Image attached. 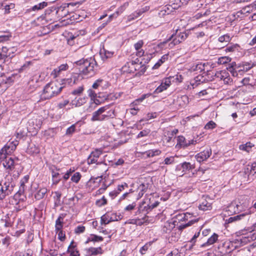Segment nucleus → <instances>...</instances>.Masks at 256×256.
<instances>
[{
  "instance_id": "f257e3e1",
  "label": "nucleus",
  "mask_w": 256,
  "mask_h": 256,
  "mask_svg": "<svg viewBox=\"0 0 256 256\" xmlns=\"http://www.w3.org/2000/svg\"><path fill=\"white\" fill-rule=\"evenodd\" d=\"M79 66V71L81 74L88 76H92L95 74L97 70L98 64L94 58H82L76 62Z\"/></svg>"
},
{
  "instance_id": "f03ea898",
  "label": "nucleus",
  "mask_w": 256,
  "mask_h": 256,
  "mask_svg": "<svg viewBox=\"0 0 256 256\" xmlns=\"http://www.w3.org/2000/svg\"><path fill=\"white\" fill-rule=\"evenodd\" d=\"M188 34L185 32H178L176 30L167 40L160 42L158 44V46L161 48H172L174 46L179 44L184 41L188 37Z\"/></svg>"
},
{
  "instance_id": "7ed1b4c3",
  "label": "nucleus",
  "mask_w": 256,
  "mask_h": 256,
  "mask_svg": "<svg viewBox=\"0 0 256 256\" xmlns=\"http://www.w3.org/2000/svg\"><path fill=\"white\" fill-rule=\"evenodd\" d=\"M255 66V64L244 62L242 64H236V62H232L229 64L227 70L230 72L233 76L239 77L250 70Z\"/></svg>"
},
{
  "instance_id": "20e7f679",
  "label": "nucleus",
  "mask_w": 256,
  "mask_h": 256,
  "mask_svg": "<svg viewBox=\"0 0 256 256\" xmlns=\"http://www.w3.org/2000/svg\"><path fill=\"white\" fill-rule=\"evenodd\" d=\"M63 86L58 82H50L44 86L41 94L42 98L48 100L56 96L60 92Z\"/></svg>"
},
{
  "instance_id": "39448f33",
  "label": "nucleus",
  "mask_w": 256,
  "mask_h": 256,
  "mask_svg": "<svg viewBox=\"0 0 256 256\" xmlns=\"http://www.w3.org/2000/svg\"><path fill=\"white\" fill-rule=\"evenodd\" d=\"M15 184L12 182V178L6 176L3 184L0 183V200H2L6 196L12 194L14 192Z\"/></svg>"
},
{
  "instance_id": "423d86ee",
  "label": "nucleus",
  "mask_w": 256,
  "mask_h": 256,
  "mask_svg": "<svg viewBox=\"0 0 256 256\" xmlns=\"http://www.w3.org/2000/svg\"><path fill=\"white\" fill-rule=\"evenodd\" d=\"M236 246L232 242L226 241L220 244L218 246V252L220 256H234L233 252Z\"/></svg>"
},
{
  "instance_id": "0eeeda50",
  "label": "nucleus",
  "mask_w": 256,
  "mask_h": 256,
  "mask_svg": "<svg viewBox=\"0 0 256 256\" xmlns=\"http://www.w3.org/2000/svg\"><path fill=\"white\" fill-rule=\"evenodd\" d=\"M18 144V140L8 142L0 150V160L6 158V156L12 154Z\"/></svg>"
},
{
  "instance_id": "6e6552de",
  "label": "nucleus",
  "mask_w": 256,
  "mask_h": 256,
  "mask_svg": "<svg viewBox=\"0 0 256 256\" xmlns=\"http://www.w3.org/2000/svg\"><path fill=\"white\" fill-rule=\"evenodd\" d=\"M14 218L9 214L3 215L0 214V232H6L8 228L14 225V221L12 220Z\"/></svg>"
},
{
  "instance_id": "1a4fd4ad",
  "label": "nucleus",
  "mask_w": 256,
  "mask_h": 256,
  "mask_svg": "<svg viewBox=\"0 0 256 256\" xmlns=\"http://www.w3.org/2000/svg\"><path fill=\"white\" fill-rule=\"evenodd\" d=\"M10 216H12L14 218L12 219V220L14 221V225L12 226H10V227H12L13 228H16V234L17 236L20 235L21 234H22L25 231L24 222L20 218H16V216L14 214H8Z\"/></svg>"
},
{
  "instance_id": "9d476101",
  "label": "nucleus",
  "mask_w": 256,
  "mask_h": 256,
  "mask_svg": "<svg viewBox=\"0 0 256 256\" xmlns=\"http://www.w3.org/2000/svg\"><path fill=\"white\" fill-rule=\"evenodd\" d=\"M108 108V106H106L100 108L98 110L92 113L91 118L92 122L102 121L108 117V114H102Z\"/></svg>"
},
{
  "instance_id": "9b49d317",
  "label": "nucleus",
  "mask_w": 256,
  "mask_h": 256,
  "mask_svg": "<svg viewBox=\"0 0 256 256\" xmlns=\"http://www.w3.org/2000/svg\"><path fill=\"white\" fill-rule=\"evenodd\" d=\"M120 216H117L116 213L107 212L101 217V224H107L112 222L120 220Z\"/></svg>"
},
{
  "instance_id": "f8f14e48",
  "label": "nucleus",
  "mask_w": 256,
  "mask_h": 256,
  "mask_svg": "<svg viewBox=\"0 0 256 256\" xmlns=\"http://www.w3.org/2000/svg\"><path fill=\"white\" fill-rule=\"evenodd\" d=\"M102 154V151L100 149H96L94 151L92 152L88 158V164H102V162H98V160L100 156Z\"/></svg>"
},
{
  "instance_id": "ddd939ff",
  "label": "nucleus",
  "mask_w": 256,
  "mask_h": 256,
  "mask_svg": "<svg viewBox=\"0 0 256 256\" xmlns=\"http://www.w3.org/2000/svg\"><path fill=\"white\" fill-rule=\"evenodd\" d=\"M172 76L164 78L159 86L154 90L155 94H159L166 90L171 84Z\"/></svg>"
},
{
  "instance_id": "4468645a",
  "label": "nucleus",
  "mask_w": 256,
  "mask_h": 256,
  "mask_svg": "<svg viewBox=\"0 0 256 256\" xmlns=\"http://www.w3.org/2000/svg\"><path fill=\"white\" fill-rule=\"evenodd\" d=\"M212 150L210 148H207L202 152H200L196 155L195 158L199 162L206 160L211 155Z\"/></svg>"
},
{
  "instance_id": "2eb2a0df",
  "label": "nucleus",
  "mask_w": 256,
  "mask_h": 256,
  "mask_svg": "<svg viewBox=\"0 0 256 256\" xmlns=\"http://www.w3.org/2000/svg\"><path fill=\"white\" fill-rule=\"evenodd\" d=\"M4 58H12L14 56L15 52L17 50V48L15 46L7 47L2 46L1 48Z\"/></svg>"
},
{
  "instance_id": "dca6fc26",
  "label": "nucleus",
  "mask_w": 256,
  "mask_h": 256,
  "mask_svg": "<svg viewBox=\"0 0 256 256\" xmlns=\"http://www.w3.org/2000/svg\"><path fill=\"white\" fill-rule=\"evenodd\" d=\"M216 78L220 80H223L224 84H228L230 81L228 73L226 70L216 72L215 74Z\"/></svg>"
},
{
  "instance_id": "f3484780",
  "label": "nucleus",
  "mask_w": 256,
  "mask_h": 256,
  "mask_svg": "<svg viewBox=\"0 0 256 256\" xmlns=\"http://www.w3.org/2000/svg\"><path fill=\"white\" fill-rule=\"evenodd\" d=\"M134 72L136 71L138 72V74H144L146 70V66L144 64H142V62H140V60L138 58L133 60Z\"/></svg>"
},
{
  "instance_id": "a211bd4d",
  "label": "nucleus",
  "mask_w": 256,
  "mask_h": 256,
  "mask_svg": "<svg viewBox=\"0 0 256 256\" xmlns=\"http://www.w3.org/2000/svg\"><path fill=\"white\" fill-rule=\"evenodd\" d=\"M29 178L30 176L28 175H26L21 179L20 180V188L16 192V196L18 195V196H20L24 193L26 188V184L28 182Z\"/></svg>"
},
{
  "instance_id": "6ab92c4d",
  "label": "nucleus",
  "mask_w": 256,
  "mask_h": 256,
  "mask_svg": "<svg viewBox=\"0 0 256 256\" xmlns=\"http://www.w3.org/2000/svg\"><path fill=\"white\" fill-rule=\"evenodd\" d=\"M250 218V214L249 213L244 212V213H242V214H238V215L235 216H232V217L229 218L227 220V222L228 223H232L234 222L238 221V220H249Z\"/></svg>"
},
{
  "instance_id": "aec40b11",
  "label": "nucleus",
  "mask_w": 256,
  "mask_h": 256,
  "mask_svg": "<svg viewBox=\"0 0 256 256\" xmlns=\"http://www.w3.org/2000/svg\"><path fill=\"white\" fill-rule=\"evenodd\" d=\"M218 235L216 233H214L206 242L200 245V248H204L209 249L210 246L218 241Z\"/></svg>"
},
{
  "instance_id": "412c9836",
  "label": "nucleus",
  "mask_w": 256,
  "mask_h": 256,
  "mask_svg": "<svg viewBox=\"0 0 256 256\" xmlns=\"http://www.w3.org/2000/svg\"><path fill=\"white\" fill-rule=\"evenodd\" d=\"M184 4H186V2L185 1L182 2V0H170L169 3L167 6L173 12L174 10L178 9Z\"/></svg>"
},
{
  "instance_id": "4be33fe9",
  "label": "nucleus",
  "mask_w": 256,
  "mask_h": 256,
  "mask_svg": "<svg viewBox=\"0 0 256 256\" xmlns=\"http://www.w3.org/2000/svg\"><path fill=\"white\" fill-rule=\"evenodd\" d=\"M86 256H96L99 254H102L103 252L101 247H91L86 250Z\"/></svg>"
},
{
  "instance_id": "5701e85b",
  "label": "nucleus",
  "mask_w": 256,
  "mask_h": 256,
  "mask_svg": "<svg viewBox=\"0 0 256 256\" xmlns=\"http://www.w3.org/2000/svg\"><path fill=\"white\" fill-rule=\"evenodd\" d=\"M144 44V42L142 40H140L134 44V48L136 50V55L138 56L141 57L144 55V51L142 48Z\"/></svg>"
},
{
  "instance_id": "b1692460",
  "label": "nucleus",
  "mask_w": 256,
  "mask_h": 256,
  "mask_svg": "<svg viewBox=\"0 0 256 256\" xmlns=\"http://www.w3.org/2000/svg\"><path fill=\"white\" fill-rule=\"evenodd\" d=\"M122 73H134V66L133 60L127 62L121 68Z\"/></svg>"
},
{
  "instance_id": "393cba45",
  "label": "nucleus",
  "mask_w": 256,
  "mask_h": 256,
  "mask_svg": "<svg viewBox=\"0 0 256 256\" xmlns=\"http://www.w3.org/2000/svg\"><path fill=\"white\" fill-rule=\"evenodd\" d=\"M148 187V184L142 183L137 188V192L138 194L136 196V200H138L146 192Z\"/></svg>"
},
{
  "instance_id": "a878e982",
  "label": "nucleus",
  "mask_w": 256,
  "mask_h": 256,
  "mask_svg": "<svg viewBox=\"0 0 256 256\" xmlns=\"http://www.w3.org/2000/svg\"><path fill=\"white\" fill-rule=\"evenodd\" d=\"M178 144L184 148L186 147L191 144H193L194 140H186L183 136H178L177 138Z\"/></svg>"
},
{
  "instance_id": "bb28decb",
  "label": "nucleus",
  "mask_w": 256,
  "mask_h": 256,
  "mask_svg": "<svg viewBox=\"0 0 256 256\" xmlns=\"http://www.w3.org/2000/svg\"><path fill=\"white\" fill-rule=\"evenodd\" d=\"M66 214H60L56 221L55 230L58 232L62 230L64 225V219Z\"/></svg>"
},
{
  "instance_id": "cd10ccee",
  "label": "nucleus",
  "mask_w": 256,
  "mask_h": 256,
  "mask_svg": "<svg viewBox=\"0 0 256 256\" xmlns=\"http://www.w3.org/2000/svg\"><path fill=\"white\" fill-rule=\"evenodd\" d=\"M14 79L15 76L13 74L11 76L4 77L0 83V85L6 84V87H8L14 82Z\"/></svg>"
},
{
  "instance_id": "c85d7f7f",
  "label": "nucleus",
  "mask_w": 256,
  "mask_h": 256,
  "mask_svg": "<svg viewBox=\"0 0 256 256\" xmlns=\"http://www.w3.org/2000/svg\"><path fill=\"white\" fill-rule=\"evenodd\" d=\"M199 209L204 211L210 210L212 208V203L206 200H203L199 205Z\"/></svg>"
},
{
  "instance_id": "c756f323",
  "label": "nucleus",
  "mask_w": 256,
  "mask_h": 256,
  "mask_svg": "<svg viewBox=\"0 0 256 256\" xmlns=\"http://www.w3.org/2000/svg\"><path fill=\"white\" fill-rule=\"evenodd\" d=\"M68 66L67 64H61L58 68H55L52 72V75L54 76V78L57 77L60 72L63 70H66L68 68Z\"/></svg>"
},
{
  "instance_id": "7c9ffc66",
  "label": "nucleus",
  "mask_w": 256,
  "mask_h": 256,
  "mask_svg": "<svg viewBox=\"0 0 256 256\" xmlns=\"http://www.w3.org/2000/svg\"><path fill=\"white\" fill-rule=\"evenodd\" d=\"M6 161L4 162L3 164L4 168L10 170H12L14 168V162L12 158H6Z\"/></svg>"
},
{
  "instance_id": "2f4dec72",
  "label": "nucleus",
  "mask_w": 256,
  "mask_h": 256,
  "mask_svg": "<svg viewBox=\"0 0 256 256\" xmlns=\"http://www.w3.org/2000/svg\"><path fill=\"white\" fill-rule=\"evenodd\" d=\"M86 34L84 30H80L74 33V34L70 36V38L68 40V42L70 44H72V41L80 36H84Z\"/></svg>"
},
{
  "instance_id": "473e14b6",
  "label": "nucleus",
  "mask_w": 256,
  "mask_h": 256,
  "mask_svg": "<svg viewBox=\"0 0 256 256\" xmlns=\"http://www.w3.org/2000/svg\"><path fill=\"white\" fill-rule=\"evenodd\" d=\"M47 192V189L46 188H40L34 194V197L37 200L43 198Z\"/></svg>"
},
{
  "instance_id": "72a5a7b5",
  "label": "nucleus",
  "mask_w": 256,
  "mask_h": 256,
  "mask_svg": "<svg viewBox=\"0 0 256 256\" xmlns=\"http://www.w3.org/2000/svg\"><path fill=\"white\" fill-rule=\"evenodd\" d=\"M74 242L72 241L68 248V252L70 253V256H80V254L75 246H74Z\"/></svg>"
},
{
  "instance_id": "f704fd0d",
  "label": "nucleus",
  "mask_w": 256,
  "mask_h": 256,
  "mask_svg": "<svg viewBox=\"0 0 256 256\" xmlns=\"http://www.w3.org/2000/svg\"><path fill=\"white\" fill-rule=\"evenodd\" d=\"M168 58V54H166L162 56L161 58L153 66L152 69H158L164 62L166 61Z\"/></svg>"
},
{
  "instance_id": "c9c22d12",
  "label": "nucleus",
  "mask_w": 256,
  "mask_h": 256,
  "mask_svg": "<svg viewBox=\"0 0 256 256\" xmlns=\"http://www.w3.org/2000/svg\"><path fill=\"white\" fill-rule=\"evenodd\" d=\"M172 12L169 8V7L166 5L162 8L160 10L158 14L160 17H162L165 15L171 14Z\"/></svg>"
},
{
  "instance_id": "e433bc0d",
  "label": "nucleus",
  "mask_w": 256,
  "mask_h": 256,
  "mask_svg": "<svg viewBox=\"0 0 256 256\" xmlns=\"http://www.w3.org/2000/svg\"><path fill=\"white\" fill-rule=\"evenodd\" d=\"M52 184H58L61 180V178L59 172H55L54 169L52 170Z\"/></svg>"
},
{
  "instance_id": "4c0bfd02",
  "label": "nucleus",
  "mask_w": 256,
  "mask_h": 256,
  "mask_svg": "<svg viewBox=\"0 0 256 256\" xmlns=\"http://www.w3.org/2000/svg\"><path fill=\"white\" fill-rule=\"evenodd\" d=\"M149 96L148 94H143L140 98L135 100L131 104L130 106L132 108L139 109L138 105L142 100H144L147 96Z\"/></svg>"
},
{
  "instance_id": "58836bf2",
  "label": "nucleus",
  "mask_w": 256,
  "mask_h": 256,
  "mask_svg": "<svg viewBox=\"0 0 256 256\" xmlns=\"http://www.w3.org/2000/svg\"><path fill=\"white\" fill-rule=\"evenodd\" d=\"M254 8L252 4L246 6L242 10L237 12L236 14L240 16V14H244L246 13H250L252 11Z\"/></svg>"
},
{
  "instance_id": "ea45409f",
  "label": "nucleus",
  "mask_w": 256,
  "mask_h": 256,
  "mask_svg": "<svg viewBox=\"0 0 256 256\" xmlns=\"http://www.w3.org/2000/svg\"><path fill=\"white\" fill-rule=\"evenodd\" d=\"M86 102V99L84 98H76L73 100L71 104L74 106L76 107L80 106Z\"/></svg>"
},
{
  "instance_id": "a19ab883",
  "label": "nucleus",
  "mask_w": 256,
  "mask_h": 256,
  "mask_svg": "<svg viewBox=\"0 0 256 256\" xmlns=\"http://www.w3.org/2000/svg\"><path fill=\"white\" fill-rule=\"evenodd\" d=\"M239 46L238 44H230L224 50L226 52H233L238 50Z\"/></svg>"
},
{
  "instance_id": "79ce46f5",
  "label": "nucleus",
  "mask_w": 256,
  "mask_h": 256,
  "mask_svg": "<svg viewBox=\"0 0 256 256\" xmlns=\"http://www.w3.org/2000/svg\"><path fill=\"white\" fill-rule=\"evenodd\" d=\"M11 37L12 34L10 32H4L2 34L0 35V43L9 40Z\"/></svg>"
},
{
  "instance_id": "37998d69",
  "label": "nucleus",
  "mask_w": 256,
  "mask_h": 256,
  "mask_svg": "<svg viewBox=\"0 0 256 256\" xmlns=\"http://www.w3.org/2000/svg\"><path fill=\"white\" fill-rule=\"evenodd\" d=\"M161 151L160 150H150L145 152L148 157H154L160 154Z\"/></svg>"
},
{
  "instance_id": "c03bdc74",
  "label": "nucleus",
  "mask_w": 256,
  "mask_h": 256,
  "mask_svg": "<svg viewBox=\"0 0 256 256\" xmlns=\"http://www.w3.org/2000/svg\"><path fill=\"white\" fill-rule=\"evenodd\" d=\"M47 6L48 3L46 2H43L34 5L31 8V10L33 11L39 10L46 8Z\"/></svg>"
},
{
  "instance_id": "a18cd8bd",
  "label": "nucleus",
  "mask_w": 256,
  "mask_h": 256,
  "mask_svg": "<svg viewBox=\"0 0 256 256\" xmlns=\"http://www.w3.org/2000/svg\"><path fill=\"white\" fill-rule=\"evenodd\" d=\"M254 145L250 142H246L245 144H240L239 146V148L240 150L246 151V152H250L252 148Z\"/></svg>"
},
{
  "instance_id": "49530a36",
  "label": "nucleus",
  "mask_w": 256,
  "mask_h": 256,
  "mask_svg": "<svg viewBox=\"0 0 256 256\" xmlns=\"http://www.w3.org/2000/svg\"><path fill=\"white\" fill-rule=\"evenodd\" d=\"M103 240V238L94 234H92L90 237L88 238L86 243L89 242H102Z\"/></svg>"
},
{
  "instance_id": "de8ad7c7",
  "label": "nucleus",
  "mask_w": 256,
  "mask_h": 256,
  "mask_svg": "<svg viewBox=\"0 0 256 256\" xmlns=\"http://www.w3.org/2000/svg\"><path fill=\"white\" fill-rule=\"evenodd\" d=\"M232 40V38L228 34H226L223 36H221L218 38V41L222 43H228L230 42Z\"/></svg>"
},
{
  "instance_id": "09e8293b",
  "label": "nucleus",
  "mask_w": 256,
  "mask_h": 256,
  "mask_svg": "<svg viewBox=\"0 0 256 256\" xmlns=\"http://www.w3.org/2000/svg\"><path fill=\"white\" fill-rule=\"evenodd\" d=\"M232 58L228 56H222L218 60V64H224L231 61Z\"/></svg>"
},
{
  "instance_id": "8fccbe9b",
  "label": "nucleus",
  "mask_w": 256,
  "mask_h": 256,
  "mask_svg": "<svg viewBox=\"0 0 256 256\" xmlns=\"http://www.w3.org/2000/svg\"><path fill=\"white\" fill-rule=\"evenodd\" d=\"M144 10H140L138 11H136L132 14L130 15L128 17V20L129 21L132 20L138 16H140L143 12Z\"/></svg>"
},
{
  "instance_id": "3c124183",
  "label": "nucleus",
  "mask_w": 256,
  "mask_h": 256,
  "mask_svg": "<svg viewBox=\"0 0 256 256\" xmlns=\"http://www.w3.org/2000/svg\"><path fill=\"white\" fill-rule=\"evenodd\" d=\"M82 176L80 172H76L72 176L70 180L72 182L78 184Z\"/></svg>"
},
{
  "instance_id": "603ef678",
  "label": "nucleus",
  "mask_w": 256,
  "mask_h": 256,
  "mask_svg": "<svg viewBox=\"0 0 256 256\" xmlns=\"http://www.w3.org/2000/svg\"><path fill=\"white\" fill-rule=\"evenodd\" d=\"M182 168L183 171L190 170L194 168L193 165H192L190 162H184L182 163Z\"/></svg>"
},
{
  "instance_id": "864d4df0",
  "label": "nucleus",
  "mask_w": 256,
  "mask_h": 256,
  "mask_svg": "<svg viewBox=\"0 0 256 256\" xmlns=\"http://www.w3.org/2000/svg\"><path fill=\"white\" fill-rule=\"evenodd\" d=\"M198 221V219L190 220L188 223L185 224H182L179 226L180 230H183L188 226H190L194 224L196 222Z\"/></svg>"
},
{
  "instance_id": "5fc2aeb1",
  "label": "nucleus",
  "mask_w": 256,
  "mask_h": 256,
  "mask_svg": "<svg viewBox=\"0 0 256 256\" xmlns=\"http://www.w3.org/2000/svg\"><path fill=\"white\" fill-rule=\"evenodd\" d=\"M152 244V242H149L148 243H146V244H144L143 246H142L140 252L144 254H146V252L149 249V248L150 247L151 245Z\"/></svg>"
},
{
  "instance_id": "6e6d98bb",
  "label": "nucleus",
  "mask_w": 256,
  "mask_h": 256,
  "mask_svg": "<svg viewBox=\"0 0 256 256\" xmlns=\"http://www.w3.org/2000/svg\"><path fill=\"white\" fill-rule=\"evenodd\" d=\"M199 76H196L194 80L190 82V85L192 86V88H194L200 84V80L199 78Z\"/></svg>"
},
{
  "instance_id": "4d7b16f0",
  "label": "nucleus",
  "mask_w": 256,
  "mask_h": 256,
  "mask_svg": "<svg viewBox=\"0 0 256 256\" xmlns=\"http://www.w3.org/2000/svg\"><path fill=\"white\" fill-rule=\"evenodd\" d=\"M192 71H196L200 70L202 71L204 70V64H194L191 68Z\"/></svg>"
},
{
  "instance_id": "13d9d810",
  "label": "nucleus",
  "mask_w": 256,
  "mask_h": 256,
  "mask_svg": "<svg viewBox=\"0 0 256 256\" xmlns=\"http://www.w3.org/2000/svg\"><path fill=\"white\" fill-rule=\"evenodd\" d=\"M84 90V86H82L73 90L71 93L73 95L80 96L83 92Z\"/></svg>"
},
{
  "instance_id": "bf43d9fd",
  "label": "nucleus",
  "mask_w": 256,
  "mask_h": 256,
  "mask_svg": "<svg viewBox=\"0 0 256 256\" xmlns=\"http://www.w3.org/2000/svg\"><path fill=\"white\" fill-rule=\"evenodd\" d=\"M68 12L67 10H66L64 7L60 6L58 8L56 13L62 17L67 16L66 12Z\"/></svg>"
},
{
  "instance_id": "052dcab7",
  "label": "nucleus",
  "mask_w": 256,
  "mask_h": 256,
  "mask_svg": "<svg viewBox=\"0 0 256 256\" xmlns=\"http://www.w3.org/2000/svg\"><path fill=\"white\" fill-rule=\"evenodd\" d=\"M76 124L72 125L70 127L68 128L66 130V134L68 136L72 135L76 131Z\"/></svg>"
},
{
  "instance_id": "680f3d73",
  "label": "nucleus",
  "mask_w": 256,
  "mask_h": 256,
  "mask_svg": "<svg viewBox=\"0 0 256 256\" xmlns=\"http://www.w3.org/2000/svg\"><path fill=\"white\" fill-rule=\"evenodd\" d=\"M150 132V130L149 129H144L142 131L140 132L137 136V138H140L148 136Z\"/></svg>"
},
{
  "instance_id": "e2e57ef3",
  "label": "nucleus",
  "mask_w": 256,
  "mask_h": 256,
  "mask_svg": "<svg viewBox=\"0 0 256 256\" xmlns=\"http://www.w3.org/2000/svg\"><path fill=\"white\" fill-rule=\"evenodd\" d=\"M104 50V54H102V52H101V54H102V56L103 59H104V58L107 59L108 58H110L113 56V54H114L113 52H109V51L106 50Z\"/></svg>"
},
{
  "instance_id": "0e129e2a",
  "label": "nucleus",
  "mask_w": 256,
  "mask_h": 256,
  "mask_svg": "<svg viewBox=\"0 0 256 256\" xmlns=\"http://www.w3.org/2000/svg\"><path fill=\"white\" fill-rule=\"evenodd\" d=\"M106 204H107V200L104 196H103L101 199H100L96 201V204L98 206H104Z\"/></svg>"
},
{
  "instance_id": "69168bd1",
  "label": "nucleus",
  "mask_w": 256,
  "mask_h": 256,
  "mask_svg": "<svg viewBox=\"0 0 256 256\" xmlns=\"http://www.w3.org/2000/svg\"><path fill=\"white\" fill-rule=\"evenodd\" d=\"M33 62H34V61L26 62L20 68L19 72H22V71L26 70L27 68H28L30 66L32 65V64H33Z\"/></svg>"
},
{
  "instance_id": "338daca9",
  "label": "nucleus",
  "mask_w": 256,
  "mask_h": 256,
  "mask_svg": "<svg viewBox=\"0 0 256 256\" xmlns=\"http://www.w3.org/2000/svg\"><path fill=\"white\" fill-rule=\"evenodd\" d=\"M216 124L214 122L211 120L206 124L204 128L206 130L213 129L216 128Z\"/></svg>"
},
{
  "instance_id": "774afa93",
  "label": "nucleus",
  "mask_w": 256,
  "mask_h": 256,
  "mask_svg": "<svg viewBox=\"0 0 256 256\" xmlns=\"http://www.w3.org/2000/svg\"><path fill=\"white\" fill-rule=\"evenodd\" d=\"M174 162V157L170 156L166 158L163 162L164 164L169 165Z\"/></svg>"
}]
</instances>
